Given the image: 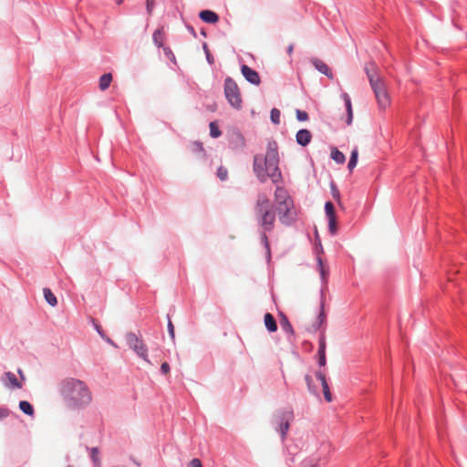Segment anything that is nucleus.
I'll use <instances>...</instances> for the list:
<instances>
[{
  "instance_id": "nucleus-1",
  "label": "nucleus",
  "mask_w": 467,
  "mask_h": 467,
  "mask_svg": "<svg viewBox=\"0 0 467 467\" xmlns=\"http://www.w3.org/2000/svg\"><path fill=\"white\" fill-rule=\"evenodd\" d=\"M65 407L69 410H83L92 402V392L86 382L76 378H66L57 386Z\"/></svg>"
},
{
  "instance_id": "nucleus-2",
  "label": "nucleus",
  "mask_w": 467,
  "mask_h": 467,
  "mask_svg": "<svg viewBox=\"0 0 467 467\" xmlns=\"http://www.w3.org/2000/svg\"><path fill=\"white\" fill-rule=\"evenodd\" d=\"M253 169L257 179L262 183L265 182L267 178H270L275 184L282 182V173L279 169L278 145L275 140L268 141L265 156L262 154L254 155Z\"/></svg>"
},
{
  "instance_id": "nucleus-3",
  "label": "nucleus",
  "mask_w": 467,
  "mask_h": 467,
  "mask_svg": "<svg viewBox=\"0 0 467 467\" xmlns=\"http://www.w3.org/2000/svg\"><path fill=\"white\" fill-rule=\"evenodd\" d=\"M254 213L260 231L272 232L275 229L276 214L266 194L259 193L257 195Z\"/></svg>"
},
{
  "instance_id": "nucleus-4",
  "label": "nucleus",
  "mask_w": 467,
  "mask_h": 467,
  "mask_svg": "<svg viewBox=\"0 0 467 467\" xmlns=\"http://www.w3.org/2000/svg\"><path fill=\"white\" fill-rule=\"evenodd\" d=\"M364 69L379 109H385L390 104V99L383 79L376 72V65L370 62Z\"/></svg>"
},
{
  "instance_id": "nucleus-5",
  "label": "nucleus",
  "mask_w": 467,
  "mask_h": 467,
  "mask_svg": "<svg viewBox=\"0 0 467 467\" xmlns=\"http://www.w3.org/2000/svg\"><path fill=\"white\" fill-rule=\"evenodd\" d=\"M295 415L292 409L279 410L274 418L273 424L284 441L286 438L291 422L294 420Z\"/></svg>"
},
{
  "instance_id": "nucleus-6",
  "label": "nucleus",
  "mask_w": 467,
  "mask_h": 467,
  "mask_svg": "<svg viewBox=\"0 0 467 467\" xmlns=\"http://www.w3.org/2000/svg\"><path fill=\"white\" fill-rule=\"evenodd\" d=\"M223 92L227 102L235 109L239 110L243 107L241 91L234 79L226 77L223 84Z\"/></svg>"
},
{
  "instance_id": "nucleus-7",
  "label": "nucleus",
  "mask_w": 467,
  "mask_h": 467,
  "mask_svg": "<svg viewBox=\"0 0 467 467\" xmlns=\"http://www.w3.org/2000/svg\"><path fill=\"white\" fill-rule=\"evenodd\" d=\"M125 338L129 348L132 349L140 358L150 363L148 358V348L143 340L134 332H128L125 336Z\"/></svg>"
},
{
  "instance_id": "nucleus-8",
  "label": "nucleus",
  "mask_w": 467,
  "mask_h": 467,
  "mask_svg": "<svg viewBox=\"0 0 467 467\" xmlns=\"http://www.w3.org/2000/svg\"><path fill=\"white\" fill-rule=\"evenodd\" d=\"M314 253L317 255V267H318V270H319V273H320L321 279H322V281L324 283H326L327 275H328V269H327L324 266L323 260H322V258L320 256V254H323L324 250H323V246H322L321 240L319 238L317 231H316Z\"/></svg>"
},
{
  "instance_id": "nucleus-9",
  "label": "nucleus",
  "mask_w": 467,
  "mask_h": 467,
  "mask_svg": "<svg viewBox=\"0 0 467 467\" xmlns=\"http://www.w3.org/2000/svg\"><path fill=\"white\" fill-rule=\"evenodd\" d=\"M228 143L231 150L240 151L245 147V139L239 130L234 129L228 134Z\"/></svg>"
},
{
  "instance_id": "nucleus-10",
  "label": "nucleus",
  "mask_w": 467,
  "mask_h": 467,
  "mask_svg": "<svg viewBox=\"0 0 467 467\" xmlns=\"http://www.w3.org/2000/svg\"><path fill=\"white\" fill-rule=\"evenodd\" d=\"M325 213L328 221V232L331 235L337 234V219L334 204L327 201L325 203Z\"/></svg>"
},
{
  "instance_id": "nucleus-11",
  "label": "nucleus",
  "mask_w": 467,
  "mask_h": 467,
  "mask_svg": "<svg viewBox=\"0 0 467 467\" xmlns=\"http://www.w3.org/2000/svg\"><path fill=\"white\" fill-rule=\"evenodd\" d=\"M326 349V335L325 330H322L318 337L317 364L319 367H325L327 364Z\"/></svg>"
},
{
  "instance_id": "nucleus-12",
  "label": "nucleus",
  "mask_w": 467,
  "mask_h": 467,
  "mask_svg": "<svg viewBox=\"0 0 467 467\" xmlns=\"http://www.w3.org/2000/svg\"><path fill=\"white\" fill-rule=\"evenodd\" d=\"M241 72L244 78L248 81L249 83L253 85H259L261 83V78L258 74V72L249 66L243 64L241 66Z\"/></svg>"
},
{
  "instance_id": "nucleus-13",
  "label": "nucleus",
  "mask_w": 467,
  "mask_h": 467,
  "mask_svg": "<svg viewBox=\"0 0 467 467\" xmlns=\"http://www.w3.org/2000/svg\"><path fill=\"white\" fill-rule=\"evenodd\" d=\"M325 303L323 299V294H321V301H320V311L317 317V320L312 325L311 328L309 329L310 332L315 333L317 332L324 323H326L327 320V315L325 313Z\"/></svg>"
},
{
  "instance_id": "nucleus-14",
  "label": "nucleus",
  "mask_w": 467,
  "mask_h": 467,
  "mask_svg": "<svg viewBox=\"0 0 467 467\" xmlns=\"http://www.w3.org/2000/svg\"><path fill=\"white\" fill-rule=\"evenodd\" d=\"M281 223L290 226L296 221V213L294 208H289L287 211H284L281 214H277Z\"/></svg>"
},
{
  "instance_id": "nucleus-15",
  "label": "nucleus",
  "mask_w": 467,
  "mask_h": 467,
  "mask_svg": "<svg viewBox=\"0 0 467 467\" xmlns=\"http://www.w3.org/2000/svg\"><path fill=\"white\" fill-rule=\"evenodd\" d=\"M311 63L317 71H319L321 74H324L328 78L333 79L334 75L329 67L325 62L319 58L315 57L311 59Z\"/></svg>"
},
{
  "instance_id": "nucleus-16",
  "label": "nucleus",
  "mask_w": 467,
  "mask_h": 467,
  "mask_svg": "<svg viewBox=\"0 0 467 467\" xmlns=\"http://www.w3.org/2000/svg\"><path fill=\"white\" fill-rule=\"evenodd\" d=\"M312 140V133L306 129L299 130L296 134V141L302 147L307 146Z\"/></svg>"
},
{
  "instance_id": "nucleus-17",
  "label": "nucleus",
  "mask_w": 467,
  "mask_h": 467,
  "mask_svg": "<svg viewBox=\"0 0 467 467\" xmlns=\"http://www.w3.org/2000/svg\"><path fill=\"white\" fill-rule=\"evenodd\" d=\"M2 380L5 386L11 387L12 389H22V387H23L22 383L17 379L16 375L11 371L5 372L3 375Z\"/></svg>"
},
{
  "instance_id": "nucleus-18",
  "label": "nucleus",
  "mask_w": 467,
  "mask_h": 467,
  "mask_svg": "<svg viewBox=\"0 0 467 467\" xmlns=\"http://www.w3.org/2000/svg\"><path fill=\"white\" fill-rule=\"evenodd\" d=\"M316 377L321 382L325 400L330 402L332 400V394L330 392L326 375L322 371H317Z\"/></svg>"
},
{
  "instance_id": "nucleus-19",
  "label": "nucleus",
  "mask_w": 467,
  "mask_h": 467,
  "mask_svg": "<svg viewBox=\"0 0 467 467\" xmlns=\"http://www.w3.org/2000/svg\"><path fill=\"white\" fill-rule=\"evenodd\" d=\"M200 19L207 24H215L219 21V16L212 10L204 9L199 13Z\"/></svg>"
},
{
  "instance_id": "nucleus-20",
  "label": "nucleus",
  "mask_w": 467,
  "mask_h": 467,
  "mask_svg": "<svg viewBox=\"0 0 467 467\" xmlns=\"http://www.w3.org/2000/svg\"><path fill=\"white\" fill-rule=\"evenodd\" d=\"M279 317L280 326L284 332L286 333L288 336H294L295 331L288 317L283 312H279Z\"/></svg>"
},
{
  "instance_id": "nucleus-21",
  "label": "nucleus",
  "mask_w": 467,
  "mask_h": 467,
  "mask_svg": "<svg viewBox=\"0 0 467 467\" xmlns=\"http://www.w3.org/2000/svg\"><path fill=\"white\" fill-rule=\"evenodd\" d=\"M264 322L266 329L273 333L275 332L278 328L276 320L275 317L270 313H265L264 316Z\"/></svg>"
},
{
  "instance_id": "nucleus-22",
  "label": "nucleus",
  "mask_w": 467,
  "mask_h": 467,
  "mask_svg": "<svg viewBox=\"0 0 467 467\" xmlns=\"http://www.w3.org/2000/svg\"><path fill=\"white\" fill-rule=\"evenodd\" d=\"M267 233L268 232H265V231H260L259 230L260 242H261L262 245L265 249V254H266L267 260L270 261V259H271V248H270V243H269V240H268Z\"/></svg>"
},
{
  "instance_id": "nucleus-23",
  "label": "nucleus",
  "mask_w": 467,
  "mask_h": 467,
  "mask_svg": "<svg viewBox=\"0 0 467 467\" xmlns=\"http://www.w3.org/2000/svg\"><path fill=\"white\" fill-rule=\"evenodd\" d=\"M286 199H292L291 196L287 193L286 190L283 187L277 186L275 191V203H279L282 201H286Z\"/></svg>"
},
{
  "instance_id": "nucleus-24",
  "label": "nucleus",
  "mask_w": 467,
  "mask_h": 467,
  "mask_svg": "<svg viewBox=\"0 0 467 467\" xmlns=\"http://www.w3.org/2000/svg\"><path fill=\"white\" fill-rule=\"evenodd\" d=\"M289 208H294L293 199H286V201H282L279 203H276L275 211V214H281L282 212L287 211Z\"/></svg>"
},
{
  "instance_id": "nucleus-25",
  "label": "nucleus",
  "mask_w": 467,
  "mask_h": 467,
  "mask_svg": "<svg viewBox=\"0 0 467 467\" xmlns=\"http://www.w3.org/2000/svg\"><path fill=\"white\" fill-rule=\"evenodd\" d=\"M44 297L48 305L56 306L57 305V296L53 294L51 289L45 287L43 289Z\"/></svg>"
},
{
  "instance_id": "nucleus-26",
  "label": "nucleus",
  "mask_w": 467,
  "mask_h": 467,
  "mask_svg": "<svg viewBox=\"0 0 467 467\" xmlns=\"http://www.w3.org/2000/svg\"><path fill=\"white\" fill-rule=\"evenodd\" d=\"M164 34L162 29L158 28L153 32L152 40L158 47H163Z\"/></svg>"
},
{
  "instance_id": "nucleus-27",
  "label": "nucleus",
  "mask_w": 467,
  "mask_h": 467,
  "mask_svg": "<svg viewBox=\"0 0 467 467\" xmlns=\"http://www.w3.org/2000/svg\"><path fill=\"white\" fill-rule=\"evenodd\" d=\"M112 81V74L105 73L99 78V88L101 90H106Z\"/></svg>"
},
{
  "instance_id": "nucleus-28",
  "label": "nucleus",
  "mask_w": 467,
  "mask_h": 467,
  "mask_svg": "<svg viewBox=\"0 0 467 467\" xmlns=\"http://www.w3.org/2000/svg\"><path fill=\"white\" fill-rule=\"evenodd\" d=\"M305 380H306V385H307V388H308L309 392H310L311 394H313V395H315V396L318 397V396H319L318 389H317V387L315 385L314 380H313V378H312L310 375L306 374V375L305 376Z\"/></svg>"
},
{
  "instance_id": "nucleus-29",
  "label": "nucleus",
  "mask_w": 467,
  "mask_h": 467,
  "mask_svg": "<svg viewBox=\"0 0 467 467\" xmlns=\"http://www.w3.org/2000/svg\"><path fill=\"white\" fill-rule=\"evenodd\" d=\"M19 409L26 415L33 416L35 413L34 407L26 400H21L19 402Z\"/></svg>"
},
{
  "instance_id": "nucleus-30",
  "label": "nucleus",
  "mask_w": 467,
  "mask_h": 467,
  "mask_svg": "<svg viewBox=\"0 0 467 467\" xmlns=\"http://www.w3.org/2000/svg\"><path fill=\"white\" fill-rule=\"evenodd\" d=\"M330 157L333 161H335L338 164H342L346 161L345 155L340 150H338L337 148L332 149Z\"/></svg>"
},
{
  "instance_id": "nucleus-31",
  "label": "nucleus",
  "mask_w": 467,
  "mask_h": 467,
  "mask_svg": "<svg viewBox=\"0 0 467 467\" xmlns=\"http://www.w3.org/2000/svg\"><path fill=\"white\" fill-rule=\"evenodd\" d=\"M90 451V459L93 462L94 467H99L101 464L100 459L99 457V449L97 447H93L91 449L87 448Z\"/></svg>"
},
{
  "instance_id": "nucleus-32",
  "label": "nucleus",
  "mask_w": 467,
  "mask_h": 467,
  "mask_svg": "<svg viewBox=\"0 0 467 467\" xmlns=\"http://www.w3.org/2000/svg\"><path fill=\"white\" fill-rule=\"evenodd\" d=\"M358 149L355 148L351 151L350 158H349V161H348V169L349 171H352L356 167V165L358 163Z\"/></svg>"
},
{
  "instance_id": "nucleus-33",
  "label": "nucleus",
  "mask_w": 467,
  "mask_h": 467,
  "mask_svg": "<svg viewBox=\"0 0 467 467\" xmlns=\"http://www.w3.org/2000/svg\"><path fill=\"white\" fill-rule=\"evenodd\" d=\"M330 192L335 201L338 202L339 205H341L340 202V192L334 181L330 182Z\"/></svg>"
},
{
  "instance_id": "nucleus-34",
  "label": "nucleus",
  "mask_w": 467,
  "mask_h": 467,
  "mask_svg": "<svg viewBox=\"0 0 467 467\" xmlns=\"http://www.w3.org/2000/svg\"><path fill=\"white\" fill-rule=\"evenodd\" d=\"M209 127H210V136L212 138L216 139L222 135V131L220 130L219 127L217 126V124L214 121L211 122Z\"/></svg>"
},
{
  "instance_id": "nucleus-35",
  "label": "nucleus",
  "mask_w": 467,
  "mask_h": 467,
  "mask_svg": "<svg viewBox=\"0 0 467 467\" xmlns=\"http://www.w3.org/2000/svg\"><path fill=\"white\" fill-rule=\"evenodd\" d=\"M280 115H281V113L278 109H276V108L272 109L270 111L271 121L275 125L279 124L280 123Z\"/></svg>"
},
{
  "instance_id": "nucleus-36",
  "label": "nucleus",
  "mask_w": 467,
  "mask_h": 467,
  "mask_svg": "<svg viewBox=\"0 0 467 467\" xmlns=\"http://www.w3.org/2000/svg\"><path fill=\"white\" fill-rule=\"evenodd\" d=\"M202 49H203V51L205 53L207 62L210 65H213L214 63V58H213V55L211 54V52L209 50V47H208V45H207L206 42L202 43Z\"/></svg>"
},
{
  "instance_id": "nucleus-37",
  "label": "nucleus",
  "mask_w": 467,
  "mask_h": 467,
  "mask_svg": "<svg viewBox=\"0 0 467 467\" xmlns=\"http://www.w3.org/2000/svg\"><path fill=\"white\" fill-rule=\"evenodd\" d=\"M216 175L221 181H226L228 178V171L225 167L220 166L217 169Z\"/></svg>"
},
{
  "instance_id": "nucleus-38",
  "label": "nucleus",
  "mask_w": 467,
  "mask_h": 467,
  "mask_svg": "<svg viewBox=\"0 0 467 467\" xmlns=\"http://www.w3.org/2000/svg\"><path fill=\"white\" fill-rule=\"evenodd\" d=\"M296 115L298 121H306L309 119L308 113L305 110L296 109Z\"/></svg>"
},
{
  "instance_id": "nucleus-39",
  "label": "nucleus",
  "mask_w": 467,
  "mask_h": 467,
  "mask_svg": "<svg viewBox=\"0 0 467 467\" xmlns=\"http://www.w3.org/2000/svg\"><path fill=\"white\" fill-rule=\"evenodd\" d=\"M163 53L166 56L168 59H170L171 62L176 63V57L173 54L172 50L169 47H163Z\"/></svg>"
},
{
  "instance_id": "nucleus-40",
  "label": "nucleus",
  "mask_w": 467,
  "mask_h": 467,
  "mask_svg": "<svg viewBox=\"0 0 467 467\" xmlns=\"http://www.w3.org/2000/svg\"><path fill=\"white\" fill-rule=\"evenodd\" d=\"M91 321H92L93 327H94L95 330L98 332V334L102 338H105L106 337V334H105L104 330L102 329L101 326L99 324H98L97 321L94 318H92Z\"/></svg>"
},
{
  "instance_id": "nucleus-41",
  "label": "nucleus",
  "mask_w": 467,
  "mask_h": 467,
  "mask_svg": "<svg viewBox=\"0 0 467 467\" xmlns=\"http://www.w3.org/2000/svg\"><path fill=\"white\" fill-rule=\"evenodd\" d=\"M346 110H347V120H346V123L348 125H350L352 123V120H353L352 104L349 105L348 107H346Z\"/></svg>"
},
{
  "instance_id": "nucleus-42",
  "label": "nucleus",
  "mask_w": 467,
  "mask_h": 467,
  "mask_svg": "<svg viewBox=\"0 0 467 467\" xmlns=\"http://www.w3.org/2000/svg\"><path fill=\"white\" fill-rule=\"evenodd\" d=\"M167 317H168V325H167L168 333H169L171 338L173 340L174 337H175V335H174V326H173V324H172L169 315L167 316Z\"/></svg>"
},
{
  "instance_id": "nucleus-43",
  "label": "nucleus",
  "mask_w": 467,
  "mask_h": 467,
  "mask_svg": "<svg viewBox=\"0 0 467 467\" xmlns=\"http://www.w3.org/2000/svg\"><path fill=\"white\" fill-rule=\"evenodd\" d=\"M155 5V0H146V10L149 16H151Z\"/></svg>"
},
{
  "instance_id": "nucleus-44",
  "label": "nucleus",
  "mask_w": 467,
  "mask_h": 467,
  "mask_svg": "<svg viewBox=\"0 0 467 467\" xmlns=\"http://www.w3.org/2000/svg\"><path fill=\"white\" fill-rule=\"evenodd\" d=\"M192 150L195 152H203L204 149H203L202 143L200 141L193 142Z\"/></svg>"
},
{
  "instance_id": "nucleus-45",
  "label": "nucleus",
  "mask_w": 467,
  "mask_h": 467,
  "mask_svg": "<svg viewBox=\"0 0 467 467\" xmlns=\"http://www.w3.org/2000/svg\"><path fill=\"white\" fill-rule=\"evenodd\" d=\"M171 371V367L168 362H163L161 366V372L163 375L169 374Z\"/></svg>"
},
{
  "instance_id": "nucleus-46",
  "label": "nucleus",
  "mask_w": 467,
  "mask_h": 467,
  "mask_svg": "<svg viewBox=\"0 0 467 467\" xmlns=\"http://www.w3.org/2000/svg\"><path fill=\"white\" fill-rule=\"evenodd\" d=\"M188 467H202V463L201 460L194 458L189 462Z\"/></svg>"
},
{
  "instance_id": "nucleus-47",
  "label": "nucleus",
  "mask_w": 467,
  "mask_h": 467,
  "mask_svg": "<svg viewBox=\"0 0 467 467\" xmlns=\"http://www.w3.org/2000/svg\"><path fill=\"white\" fill-rule=\"evenodd\" d=\"M341 98L342 99L344 100V103H345V107H348L349 105H351V99L349 97V95L346 92H343L342 95H341Z\"/></svg>"
},
{
  "instance_id": "nucleus-48",
  "label": "nucleus",
  "mask_w": 467,
  "mask_h": 467,
  "mask_svg": "<svg viewBox=\"0 0 467 467\" xmlns=\"http://www.w3.org/2000/svg\"><path fill=\"white\" fill-rule=\"evenodd\" d=\"M11 411L7 408H0V419L7 418Z\"/></svg>"
},
{
  "instance_id": "nucleus-49",
  "label": "nucleus",
  "mask_w": 467,
  "mask_h": 467,
  "mask_svg": "<svg viewBox=\"0 0 467 467\" xmlns=\"http://www.w3.org/2000/svg\"><path fill=\"white\" fill-rule=\"evenodd\" d=\"M186 28L189 31V33L192 35V36L197 37V34H196V32H195V30H194L192 26L187 25Z\"/></svg>"
},
{
  "instance_id": "nucleus-50",
  "label": "nucleus",
  "mask_w": 467,
  "mask_h": 467,
  "mask_svg": "<svg viewBox=\"0 0 467 467\" xmlns=\"http://www.w3.org/2000/svg\"><path fill=\"white\" fill-rule=\"evenodd\" d=\"M293 51H294V45H293V44H290V45L287 47V48H286V53H287L289 56H291V55H292V53H293Z\"/></svg>"
},
{
  "instance_id": "nucleus-51",
  "label": "nucleus",
  "mask_w": 467,
  "mask_h": 467,
  "mask_svg": "<svg viewBox=\"0 0 467 467\" xmlns=\"http://www.w3.org/2000/svg\"><path fill=\"white\" fill-rule=\"evenodd\" d=\"M17 373L19 374V376H20V378H21V379H22V380H25V379H26V377H25V375H24V373H23V370H22L21 368H18V369H17Z\"/></svg>"
},
{
  "instance_id": "nucleus-52",
  "label": "nucleus",
  "mask_w": 467,
  "mask_h": 467,
  "mask_svg": "<svg viewBox=\"0 0 467 467\" xmlns=\"http://www.w3.org/2000/svg\"><path fill=\"white\" fill-rule=\"evenodd\" d=\"M103 339H104L106 342L109 343L110 345H112V346H116V345H115V343L113 342V340H112V339H110L109 337H108L107 336H106V337H105V338H103Z\"/></svg>"
},
{
  "instance_id": "nucleus-53",
  "label": "nucleus",
  "mask_w": 467,
  "mask_h": 467,
  "mask_svg": "<svg viewBox=\"0 0 467 467\" xmlns=\"http://www.w3.org/2000/svg\"><path fill=\"white\" fill-rule=\"evenodd\" d=\"M303 467H317V465L314 464V463H308V462H305Z\"/></svg>"
},
{
  "instance_id": "nucleus-54",
  "label": "nucleus",
  "mask_w": 467,
  "mask_h": 467,
  "mask_svg": "<svg viewBox=\"0 0 467 467\" xmlns=\"http://www.w3.org/2000/svg\"><path fill=\"white\" fill-rule=\"evenodd\" d=\"M130 461L136 464L137 466H140V462H139L138 461H136L133 457H130Z\"/></svg>"
},
{
  "instance_id": "nucleus-55",
  "label": "nucleus",
  "mask_w": 467,
  "mask_h": 467,
  "mask_svg": "<svg viewBox=\"0 0 467 467\" xmlns=\"http://www.w3.org/2000/svg\"><path fill=\"white\" fill-rule=\"evenodd\" d=\"M201 34H202L203 36H207V35H206V32H205V30H204V28H202V29H201Z\"/></svg>"
},
{
  "instance_id": "nucleus-56",
  "label": "nucleus",
  "mask_w": 467,
  "mask_h": 467,
  "mask_svg": "<svg viewBox=\"0 0 467 467\" xmlns=\"http://www.w3.org/2000/svg\"><path fill=\"white\" fill-rule=\"evenodd\" d=\"M67 467H72L71 465H68Z\"/></svg>"
},
{
  "instance_id": "nucleus-57",
  "label": "nucleus",
  "mask_w": 467,
  "mask_h": 467,
  "mask_svg": "<svg viewBox=\"0 0 467 467\" xmlns=\"http://www.w3.org/2000/svg\"><path fill=\"white\" fill-rule=\"evenodd\" d=\"M99 467H101V464L99 465Z\"/></svg>"
}]
</instances>
